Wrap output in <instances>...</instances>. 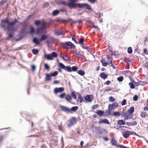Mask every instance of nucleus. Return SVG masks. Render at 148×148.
Returning a JSON list of instances; mask_svg holds the SVG:
<instances>
[{
    "label": "nucleus",
    "mask_w": 148,
    "mask_h": 148,
    "mask_svg": "<svg viewBox=\"0 0 148 148\" xmlns=\"http://www.w3.org/2000/svg\"><path fill=\"white\" fill-rule=\"evenodd\" d=\"M19 22L18 21L16 18L14 20L11 21L9 20L8 17L1 20V26L5 31L8 30L12 32L17 30L16 27L14 25L17 23Z\"/></svg>",
    "instance_id": "1"
},
{
    "label": "nucleus",
    "mask_w": 148,
    "mask_h": 148,
    "mask_svg": "<svg viewBox=\"0 0 148 148\" xmlns=\"http://www.w3.org/2000/svg\"><path fill=\"white\" fill-rule=\"evenodd\" d=\"M70 9H75L77 8H85L89 10H92L91 6L87 3H78L69 2L68 6Z\"/></svg>",
    "instance_id": "2"
},
{
    "label": "nucleus",
    "mask_w": 148,
    "mask_h": 148,
    "mask_svg": "<svg viewBox=\"0 0 148 148\" xmlns=\"http://www.w3.org/2000/svg\"><path fill=\"white\" fill-rule=\"evenodd\" d=\"M134 110V107L132 106L126 112H122L121 114V116L124 118L125 120L132 119L133 116L132 114Z\"/></svg>",
    "instance_id": "3"
},
{
    "label": "nucleus",
    "mask_w": 148,
    "mask_h": 148,
    "mask_svg": "<svg viewBox=\"0 0 148 148\" xmlns=\"http://www.w3.org/2000/svg\"><path fill=\"white\" fill-rule=\"evenodd\" d=\"M58 64L59 66L61 69L69 72L76 71L78 69L77 67L76 66H73L72 67L69 66H66L62 63H59Z\"/></svg>",
    "instance_id": "4"
},
{
    "label": "nucleus",
    "mask_w": 148,
    "mask_h": 148,
    "mask_svg": "<svg viewBox=\"0 0 148 148\" xmlns=\"http://www.w3.org/2000/svg\"><path fill=\"white\" fill-rule=\"evenodd\" d=\"M60 45L63 47H67L69 49H71L72 48L75 47V46L74 44L70 41L66 42L64 43L61 42Z\"/></svg>",
    "instance_id": "5"
},
{
    "label": "nucleus",
    "mask_w": 148,
    "mask_h": 148,
    "mask_svg": "<svg viewBox=\"0 0 148 148\" xmlns=\"http://www.w3.org/2000/svg\"><path fill=\"white\" fill-rule=\"evenodd\" d=\"M58 56L57 53L55 52H53L50 54H45L44 55L45 58L47 60H53V58H55Z\"/></svg>",
    "instance_id": "6"
},
{
    "label": "nucleus",
    "mask_w": 148,
    "mask_h": 148,
    "mask_svg": "<svg viewBox=\"0 0 148 148\" xmlns=\"http://www.w3.org/2000/svg\"><path fill=\"white\" fill-rule=\"evenodd\" d=\"M26 27H23L21 28V31L19 32L18 35V36L20 38V39H21L23 38L24 36L23 34H24L26 33V34H27L28 33V32L26 31Z\"/></svg>",
    "instance_id": "7"
},
{
    "label": "nucleus",
    "mask_w": 148,
    "mask_h": 148,
    "mask_svg": "<svg viewBox=\"0 0 148 148\" xmlns=\"http://www.w3.org/2000/svg\"><path fill=\"white\" fill-rule=\"evenodd\" d=\"M118 104L116 102L112 104H109L108 106V109L111 110L116 109L118 106Z\"/></svg>",
    "instance_id": "8"
},
{
    "label": "nucleus",
    "mask_w": 148,
    "mask_h": 148,
    "mask_svg": "<svg viewBox=\"0 0 148 148\" xmlns=\"http://www.w3.org/2000/svg\"><path fill=\"white\" fill-rule=\"evenodd\" d=\"M92 95H87L84 98L85 102L88 103L91 102L92 100L93 97H92Z\"/></svg>",
    "instance_id": "9"
},
{
    "label": "nucleus",
    "mask_w": 148,
    "mask_h": 148,
    "mask_svg": "<svg viewBox=\"0 0 148 148\" xmlns=\"http://www.w3.org/2000/svg\"><path fill=\"white\" fill-rule=\"evenodd\" d=\"M60 107L61 110L62 111L65 112H66L67 113L70 112V108L66 106H62V105L60 106Z\"/></svg>",
    "instance_id": "10"
},
{
    "label": "nucleus",
    "mask_w": 148,
    "mask_h": 148,
    "mask_svg": "<svg viewBox=\"0 0 148 148\" xmlns=\"http://www.w3.org/2000/svg\"><path fill=\"white\" fill-rule=\"evenodd\" d=\"M54 38L53 37H47L46 42L47 45L49 46L50 43L53 42L54 40Z\"/></svg>",
    "instance_id": "11"
},
{
    "label": "nucleus",
    "mask_w": 148,
    "mask_h": 148,
    "mask_svg": "<svg viewBox=\"0 0 148 148\" xmlns=\"http://www.w3.org/2000/svg\"><path fill=\"white\" fill-rule=\"evenodd\" d=\"M64 90V88L63 87L60 88H56L54 89V92L55 94H57L58 92H61L63 91Z\"/></svg>",
    "instance_id": "12"
},
{
    "label": "nucleus",
    "mask_w": 148,
    "mask_h": 148,
    "mask_svg": "<svg viewBox=\"0 0 148 148\" xmlns=\"http://www.w3.org/2000/svg\"><path fill=\"white\" fill-rule=\"evenodd\" d=\"M123 137L125 138H127L131 134V131H125L122 134Z\"/></svg>",
    "instance_id": "13"
},
{
    "label": "nucleus",
    "mask_w": 148,
    "mask_h": 148,
    "mask_svg": "<svg viewBox=\"0 0 148 148\" xmlns=\"http://www.w3.org/2000/svg\"><path fill=\"white\" fill-rule=\"evenodd\" d=\"M124 61L126 62L127 65L125 66L126 69H130V64L129 63H130L132 62V61L130 59H125Z\"/></svg>",
    "instance_id": "14"
},
{
    "label": "nucleus",
    "mask_w": 148,
    "mask_h": 148,
    "mask_svg": "<svg viewBox=\"0 0 148 148\" xmlns=\"http://www.w3.org/2000/svg\"><path fill=\"white\" fill-rule=\"evenodd\" d=\"M36 34H42L43 32V28L42 27H38L36 29Z\"/></svg>",
    "instance_id": "15"
},
{
    "label": "nucleus",
    "mask_w": 148,
    "mask_h": 148,
    "mask_svg": "<svg viewBox=\"0 0 148 148\" xmlns=\"http://www.w3.org/2000/svg\"><path fill=\"white\" fill-rule=\"evenodd\" d=\"M98 123L99 124L102 123H105L107 124H109L110 123L109 121L107 119H100L99 121H98Z\"/></svg>",
    "instance_id": "16"
},
{
    "label": "nucleus",
    "mask_w": 148,
    "mask_h": 148,
    "mask_svg": "<svg viewBox=\"0 0 148 148\" xmlns=\"http://www.w3.org/2000/svg\"><path fill=\"white\" fill-rule=\"evenodd\" d=\"M95 129L97 131V133L99 135H101L103 134L102 132V128H101L99 127H95Z\"/></svg>",
    "instance_id": "17"
},
{
    "label": "nucleus",
    "mask_w": 148,
    "mask_h": 148,
    "mask_svg": "<svg viewBox=\"0 0 148 148\" xmlns=\"http://www.w3.org/2000/svg\"><path fill=\"white\" fill-rule=\"evenodd\" d=\"M62 31L60 29H58L55 31V34L57 36H59L60 35H64V34L62 33Z\"/></svg>",
    "instance_id": "18"
},
{
    "label": "nucleus",
    "mask_w": 148,
    "mask_h": 148,
    "mask_svg": "<svg viewBox=\"0 0 148 148\" xmlns=\"http://www.w3.org/2000/svg\"><path fill=\"white\" fill-rule=\"evenodd\" d=\"M137 123L136 121H134L131 122H127L126 124L128 126H134L136 125Z\"/></svg>",
    "instance_id": "19"
},
{
    "label": "nucleus",
    "mask_w": 148,
    "mask_h": 148,
    "mask_svg": "<svg viewBox=\"0 0 148 148\" xmlns=\"http://www.w3.org/2000/svg\"><path fill=\"white\" fill-rule=\"evenodd\" d=\"M105 59L104 58H103L101 59V62L102 63V65L103 66L105 67L107 66V65L109 64L107 62H106Z\"/></svg>",
    "instance_id": "20"
},
{
    "label": "nucleus",
    "mask_w": 148,
    "mask_h": 148,
    "mask_svg": "<svg viewBox=\"0 0 148 148\" xmlns=\"http://www.w3.org/2000/svg\"><path fill=\"white\" fill-rule=\"evenodd\" d=\"M99 76L101 78L104 79H105L108 77V75L105 74L104 72L101 73Z\"/></svg>",
    "instance_id": "21"
},
{
    "label": "nucleus",
    "mask_w": 148,
    "mask_h": 148,
    "mask_svg": "<svg viewBox=\"0 0 148 148\" xmlns=\"http://www.w3.org/2000/svg\"><path fill=\"white\" fill-rule=\"evenodd\" d=\"M96 113L99 116H103L104 113V112L103 111L101 110H98Z\"/></svg>",
    "instance_id": "22"
},
{
    "label": "nucleus",
    "mask_w": 148,
    "mask_h": 148,
    "mask_svg": "<svg viewBox=\"0 0 148 148\" xmlns=\"http://www.w3.org/2000/svg\"><path fill=\"white\" fill-rule=\"evenodd\" d=\"M125 122L123 119L119 120L117 122V124L119 125H125Z\"/></svg>",
    "instance_id": "23"
},
{
    "label": "nucleus",
    "mask_w": 148,
    "mask_h": 148,
    "mask_svg": "<svg viewBox=\"0 0 148 148\" xmlns=\"http://www.w3.org/2000/svg\"><path fill=\"white\" fill-rule=\"evenodd\" d=\"M45 75H46L45 80L46 81L50 80L51 79V77H52L51 75L48 73H46Z\"/></svg>",
    "instance_id": "24"
},
{
    "label": "nucleus",
    "mask_w": 148,
    "mask_h": 148,
    "mask_svg": "<svg viewBox=\"0 0 148 148\" xmlns=\"http://www.w3.org/2000/svg\"><path fill=\"white\" fill-rule=\"evenodd\" d=\"M65 99L66 101L69 102L72 99V97L70 95H66Z\"/></svg>",
    "instance_id": "25"
},
{
    "label": "nucleus",
    "mask_w": 148,
    "mask_h": 148,
    "mask_svg": "<svg viewBox=\"0 0 148 148\" xmlns=\"http://www.w3.org/2000/svg\"><path fill=\"white\" fill-rule=\"evenodd\" d=\"M78 106H75L72 107L71 109H70V113H72V111H73L74 112H76L77 110H78Z\"/></svg>",
    "instance_id": "26"
},
{
    "label": "nucleus",
    "mask_w": 148,
    "mask_h": 148,
    "mask_svg": "<svg viewBox=\"0 0 148 148\" xmlns=\"http://www.w3.org/2000/svg\"><path fill=\"white\" fill-rule=\"evenodd\" d=\"M38 39L36 37H34L33 38V42L35 44H36V45H39L40 42L38 41Z\"/></svg>",
    "instance_id": "27"
},
{
    "label": "nucleus",
    "mask_w": 148,
    "mask_h": 148,
    "mask_svg": "<svg viewBox=\"0 0 148 148\" xmlns=\"http://www.w3.org/2000/svg\"><path fill=\"white\" fill-rule=\"evenodd\" d=\"M60 11L58 10H53L52 13V15L53 16H56L59 14Z\"/></svg>",
    "instance_id": "28"
},
{
    "label": "nucleus",
    "mask_w": 148,
    "mask_h": 148,
    "mask_svg": "<svg viewBox=\"0 0 148 148\" xmlns=\"http://www.w3.org/2000/svg\"><path fill=\"white\" fill-rule=\"evenodd\" d=\"M59 3L64 5H67L68 6L69 2L67 3L64 1H61L59 2Z\"/></svg>",
    "instance_id": "29"
},
{
    "label": "nucleus",
    "mask_w": 148,
    "mask_h": 148,
    "mask_svg": "<svg viewBox=\"0 0 148 148\" xmlns=\"http://www.w3.org/2000/svg\"><path fill=\"white\" fill-rule=\"evenodd\" d=\"M30 33L31 34L33 33L36 34V29L34 28L33 26H32L30 28Z\"/></svg>",
    "instance_id": "30"
},
{
    "label": "nucleus",
    "mask_w": 148,
    "mask_h": 148,
    "mask_svg": "<svg viewBox=\"0 0 148 148\" xmlns=\"http://www.w3.org/2000/svg\"><path fill=\"white\" fill-rule=\"evenodd\" d=\"M78 74L81 76H83L85 74V72L82 70H80L78 71L77 72Z\"/></svg>",
    "instance_id": "31"
},
{
    "label": "nucleus",
    "mask_w": 148,
    "mask_h": 148,
    "mask_svg": "<svg viewBox=\"0 0 148 148\" xmlns=\"http://www.w3.org/2000/svg\"><path fill=\"white\" fill-rule=\"evenodd\" d=\"M47 36H46L45 34L42 35L40 38L41 41H43L47 39Z\"/></svg>",
    "instance_id": "32"
},
{
    "label": "nucleus",
    "mask_w": 148,
    "mask_h": 148,
    "mask_svg": "<svg viewBox=\"0 0 148 148\" xmlns=\"http://www.w3.org/2000/svg\"><path fill=\"white\" fill-rule=\"evenodd\" d=\"M7 34L8 35V37L7 38V40H9L11 38H14V35L12 33H8Z\"/></svg>",
    "instance_id": "33"
},
{
    "label": "nucleus",
    "mask_w": 148,
    "mask_h": 148,
    "mask_svg": "<svg viewBox=\"0 0 148 148\" xmlns=\"http://www.w3.org/2000/svg\"><path fill=\"white\" fill-rule=\"evenodd\" d=\"M34 24L37 26H38L40 25L41 21L39 20H35L34 21Z\"/></svg>",
    "instance_id": "34"
},
{
    "label": "nucleus",
    "mask_w": 148,
    "mask_h": 148,
    "mask_svg": "<svg viewBox=\"0 0 148 148\" xmlns=\"http://www.w3.org/2000/svg\"><path fill=\"white\" fill-rule=\"evenodd\" d=\"M147 116V114L145 112H141L140 113V116L142 117L145 118Z\"/></svg>",
    "instance_id": "35"
},
{
    "label": "nucleus",
    "mask_w": 148,
    "mask_h": 148,
    "mask_svg": "<svg viewBox=\"0 0 148 148\" xmlns=\"http://www.w3.org/2000/svg\"><path fill=\"white\" fill-rule=\"evenodd\" d=\"M32 52L34 55H37L38 54L39 51L36 49H33L32 50Z\"/></svg>",
    "instance_id": "36"
},
{
    "label": "nucleus",
    "mask_w": 148,
    "mask_h": 148,
    "mask_svg": "<svg viewBox=\"0 0 148 148\" xmlns=\"http://www.w3.org/2000/svg\"><path fill=\"white\" fill-rule=\"evenodd\" d=\"M113 114L114 116L117 117L121 115L120 113L117 111L114 112L113 113Z\"/></svg>",
    "instance_id": "37"
},
{
    "label": "nucleus",
    "mask_w": 148,
    "mask_h": 148,
    "mask_svg": "<svg viewBox=\"0 0 148 148\" xmlns=\"http://www.w3.org/2000/svg\"><path fill=\"white\" fill-rule=\"evenodd\" d=\"M83 20L81 19H79V20H73V21L72 23L73 24H76L77 23H79V24L82 23Z\"/></svg>",
    "instance_id": "38"
},
{
    "label": "nucleus",
    "mask_w": 148,
    "mask_h": 148,
    "mask_svg": "<svg viewBox=\"0 0 148 148\" xmlns=\"http://www.w3.org/2000/svg\"><path fill=\"white\" fill-rule=\"evenodd\" d=\"M111 142L112 145L117 146V145H116V140L114 139V138H113L111 140Z\"/></svg>",
    "instance_id": "39"
},
{
    "label": "nucleus",
    "mask_w": 148,
    "mask_h": 148,
    "mask_svg": "<svg viewBox=\"0 0 148 148\" xmlns=\"http://www.w3.org/2000/svg\"><path fill=\"white\" fill-rule=\"evenodd\" d=\"M73 21L71 18H69L66 19H63V22H70L71 23H72Z\"/></svg>",
    "instance_id": "40"
},
{
    "label": "nucleus",
    "mask_w": 148,
    "mask_h": 148,
    "mask_svg": "<svg viewBox=\"0 0 148 148\" xmlns=\"http://www.w3.org/2000/svg\"><path fill=\"white\" fill-rule=\"evenodd\" d=\"M72 98H73L74 99H76L77 98V95L75 93L73 92H71V93Z\"/></svg>",
    "instance_id": "41"
},
{
    "label": "nucleus",
    "mask_w": 148,
    "mask_h": 148,
    "mask_svg": "<svg viewBox=\"0 0 148 148\" xmlns=\"http://www.w3.org/2000/svg\"><path fill=\"white\" fill-rule=\"evenodd\" d=\"M106 116H108V115H112V114L111 113V110H106Z\"/></svg>",
    "instance_id": "42"
},
{
    "label": "nucleus",
    "mask_w": 148,
    "mask_h": 148,
    "mask_svg": "<svg viewBox=\"0 0 148 148\" xmlns=\"http://www.w3.org/2000/svg\"><path fill=\"white\" fill-rule=\"evenodd\" d=\"M81 47L84 49H86L87 51L89 50V47H88L86 46V45L83 44L81 45Z\"/></svg>",
    "instance_id": "43"
},
{
    "label": "nucleus",
    "mask_w": 148,
    "mask_h": 148,
    "mask_svg": "<svg viewBox=\"0 0 148 148\" xmlns=\"http://www.w3.org/2000/svg\"><path fill=\"white\" fill-rule=\"evenodd\" d=\"M66 95V94L65 92H63L61 93L59 96V97L61 99L65 98V97Z\"/></svg>",
    "instance_id": "44"
},
{
    "label": "nucleus",
    "mask_w": 148,
    "mask_h": 148,
    "mask_svg": "<svg viewBox=\"0 0 148 148\" xmlns=\"http://www.w3.org/2000/svg\"><path fill=\"white\" fill-rule=\"evenodd\" d=\"M58 74V72L57 71H56L51 73V75L52 77H55Z\"/></svg>",
    "instance_id": "45"
},
{
    "label": "nucleus",
    "mask_w": 148,
    "mask_h": 148,
    "mask_svg": "<svg viewBox=\"0 0 148 148\" xmlns=\"http://www.w3.org/2000/svg\"><path fill=\"white\" fill-rule=\"evenodd\" d=\"M84 41V39L82 38H81L79 39L78 43H79V44L81 45L82 44H83Z\"/></svg>",
    "instance_id": "46"
},
{
    "label": "nucleus",
    "mask_w": 148,
    "mask_h": 148,
    "mask_svg": "<svg viewBox=\"0 0 148 148\" xmlns=\"http://www.w3.org/2000/svg\"><path fill=\"white\" fill-rule=\"evenodd\" d=\"M127 52L129 54H131L132 52V50L131 47H129L127 49Z\"/></svg>",
    "instance_id": "47"
},
{
    "label": "nucleus",
    "mask_w": 148,
    "mask_h": 148,
    "mask_svg": "<svg viewBox=\"0 0 148 148\" xmlns=\"http://www.w3.org/2000/svg\"><path fill=\"white\" fill-rule=\"evenodd\" d=\"M72 119L71 120H72L73 122L74 123L76 124L77 122V118L75 117H72Z\"/></svg>",
    "instance_id": "48"
},
{
    "label": "nucleus",
    "mask_w": 148,
    "mask_h": 148,
    "mask_svg": "<svg viewBox=\"0 0 148 148\" xmlns=\"http://www.w3.org/2000/svg\"><path fill=\"white\" fill-rule=\"evenodd\" d=\"M75 123H74L71 120L69 121V122L68 124V125L69 127H70L72 126V125H73Z\"/></svg>",
    "instance_id": "49"
},
{
    "label": "nucleus",
    "mask_w": 148,
    "mask_h": 148,
    "mask_svg": "<svg viewBox=\"0 0 148 148\" xmlns=\"http://www.w3.org/2000/svg\"><path fill=\"white\" fill-rule=\"evenodd\" d=\"M123 79V76H121V77H117V80L119 82H122Z\"/></svg>",
    "instance_id": "50"
},
{
    "label": "nucleus",
    "mask_w": 148,
    "mask_h": 148,
    "mask_svg": "<svg viewBox=\"0 0 148 148\" xmlns=\"http://www.w3.org/2000/svg\"><path fill=\"white\" fill-rule=\"evenodd\" d=\"M139 82H140V85L142 86H145L147 84V82H146L139 81Z\"/></svg>",
    "instance_id": "51"
},
{
    "label": "nucleus",
    "mask_w": 148,
    "mask_h": 148,
    "mask_svg": "<svg viewBox=\"0 0 148 148\" xmlns=\"http://www.w3.org/2000/svg\"><path fill=\"white\" fill-rule=\"evenodd\" d=\"M130 88L131 89H134L135 88V86L132 82H130L129 84Z\"/></svg>",
    "instance_id": "52"
},
{
    "label": "nucleus",
    "mask_w": 148,
    "mask_h": 148,
    "mask_svg": "<svg viewBox=\"0 0 148 148\" xmlns=\"http://www.w3.org/2000/svg\"><path fill=\"white\" fill-rule=\"evenodd\" d=\"M72 40L74 41L76 43H78V42L75 39V35H73L72 37Z\"/></svg>",
    "instance_id": "53"
},
{
    "label": "nucleus",
    "mask_w": 148,
    "mask_h": 148,
    "mask_svg": "<svg viewBox=\"0 0 148 148\" xmlns=\"http://www.w3.org/2000/svg\"><path fill=\"white\" fill-rule=\"evenodd\" d=\"M49 4L48 2L45 3L43 5L42 8H45L47 7L49 5Z\"/></svg>",
    "instance_id": "54"
},
{
    "label": "nucleus",
    "mask_w": 148,
    "mask_h": 148,
    "mask_svg": "<svg viewBox=\"0 0 148 148\" xmlns=\"http://www.w3.org/2000/svg\"><path fill=\"white\" fill-rule=\"evenodd\" d=\"M98 106L99 105L97 104L94 105L91 107V108L92 110H94L98 107Z\"/></svg>",
    "instance_id": "55"
},
{
    "label": "nucleus",
    "mask_w": 148,
    "mask_h": 148,
    "mask_svg": "<svg viewBox=\"0 0 148 148\" xmlns=\"http://www.w3.org/2000/svg\"><path fill=\"white\" fill-rule=\"evenodd\" d=\"M126 104V100L125 99H123L121 103V105L122 106H124Z\"/></svg>",
    "instance_id": "56"
},
{
    "label": "nucleus",
    "mask_w": 148,
    "mask_h": 148,
    "mask_svg": "<svg viewBox=\"0 0 148 148\" xmlns=\"http://www.w3.org/2000/svg\"><path fill=\"white\" fill-rule=\"evenodd\" d=\"M109 101L113 102L115 101V99L112 97H110L109 98Z\"/></svg>",
    "instance_id": "57"
},
{
    "label": "nucleus",
    "mask_w": 148,
    "mask_h": 148,
    "mask_svg": "<svg viewBox=\"0 0 148 148\" xmlns=\"http://www.w3.org/2000/svg\"><path fill=\"white\" fill-rule=\"evenodd\" d=\"M44 67L46 70H48L49 68V66L47 63H45L44 64Z\"/></svg>",
    "instance_id": "58"
},
{
    "label": "nucleus",
    "mask_w": 148,
    "mask_h": 148,
    "mask_svg": "<svg viewBox=\"0 0 148 148\" xmlns=\"http://www.w3.org/2000/svg\"><path fill=\"white\" fill-rule=\"evenodd\" d=\"M87 23L90 26H92V27L94 25L93 23L92 22H90L89 21H87Z\"/></svg>",
    "instance_id": "59"
},
{
    "label": "nucleus",
    "mask_w": 148,
    "mask_h": 148,
    "mask_svg": "<svg viewBox=\"0 0 148 148\" xmlns=\"http://www.w3.org/2000/svg\"><path fill=\"white\" fill-rule=\"evenodd\" d=\"M138 97L137 95H135L133 97V100L134 101H136L138 100Z\"/></svg>",
    "instance_id": "60"
},
{
    "label": "nucleus",
    "mask_w": 148,
    "mask_h": 148,
    "mask_svg": "<svg viewBox=\"0 0 148 148\" xmlns=\"http://www.w3.org/2000/svg\"><path fill=\"white\" fill-rule=\"evenodd\" d=\"M79 101L80 103H82L83 102H85V99L84 100L83 97H82L79 98Z\"/></svg>",
    "instance_id": "61"
},
{
    "label": "nucleus",
    "mask_w": 148,
    "mask_h": 148,
    "mask_svg": "<svg viewBox=\"0 0 148 148\" xmlns=\"http://www.w3.org/2000/svg\"><path fill=\"white\" fill-rule=\"evenodd\" d=\"M118 146L120 148H130L121 145H119Z\"/></svg>",
    "instance_id": "62"
},
{
    "label": "nucleus",
    "mask_w": 148,
    "mask_h": 148,
    "mask_svg": "<svg viewBox=\"0 0 148 148\" xmlns=\"http://www.w3.org/2000/svg\"><path fill=\"white\" fill-rule=\"evenodd\" d=\"M111 64V66L113 68V69H115V67L112 63V59H111V61L110 63H109V64Z\"/></svg>",
    "instance_id": "63"
},
{
    "label": "nucleus",
    "mask_w": 148,
    "mask_h": 148,
    "mask_svg": "<svg viewBox=\"0 0 148 148\" xmlns=\"http://www.w3.org/2000/svg\"><path fill=\"white\" fill-rule=\"evenodd\" d=\"M137 80L138 81V82H135V83H134L135 84V86H138L139 85H140V82H139V80H138V79H137Z\"/></svg>",
    "instance_id": "64"
}]
</instances>
